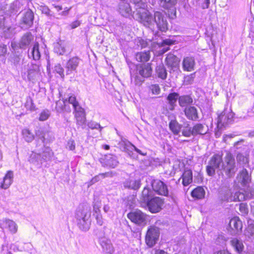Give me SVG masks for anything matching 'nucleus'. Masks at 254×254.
I'll use <instances>...</instances> for the list:
<instances>
[{"instance_id":"6e6552de","label":"nucleus","mask_w":254,"mask_h":254,"mask_svg":"<svg viewBox=\"0 0 254 254\" xmlns=\"http://www.w3.org/2000/svg\"><path fill=\"white\" fill-rule=\"evenodd\" d=\"M148 181L151 183L153 190L160 195L166 196L168 193L167 186L159 180H152V178H148Z\"/></svg>"},{"instance_id":"473e14b6","label":"nucleus","mask_w":254,"mask_h":254,"mask_svg":"<svg viewBox=\"0 0 254 254\" xmlns=\"http://www.w3.org/2000/svg\"><path fill=\"white\" fill-rule=\"evenodd\" d=\"M231 244L235 251L238 253H241L244 249V246L243 243L236 238H234L231 241Z\"/></svg>"},{"instance_id":"b1692460","label":"nucleus","mask_w":254,"mask_h":254,"mask_svg":"<svg viewBox=\"0 0 254 254\" xmlns=\"http://www.w3.org/2000/svg\"><path fill=\"white\" fill-rule=\"evenodd\" d=\"M29 58L32 57L35 61L39 60L41 57V52L40 50L39 45L38 43L34 44L31 51L29 53Z\"/></svg>"},{"instance_id":"1a4fd4ad","label":"nucleus","mask_w":254,"mask_h":254,"mask_svg":"<svg viewBox=\"0 0 254 254\" xmlns=\"http://www.w3.org/2000/svg\"><path fill=\"white\" fill-rule=\"evenodd\" d=\"M159 236V230L156 227H151L147 231L146 236V243L149 247H152L157 241Z\"/></svg>"},{"instance_id":"0e129e2a","label":"nucleus","mask_w":254,"mask_h":254,"mask_svg":"<svg viewBox=\"0 0 254 254\" xmlns=\"http://www.w3.org/2000/svg\"><path fill=\"white\" fill-rule=\"evenodd\" d=\"M138 43L139 46H140L142 48H145L148 45L147 41L143 39H138Z\"/></svg>"},{"instance_id":"0eeeda50","label":"nucleus","mask_w":254,"mask_h":254,"mask_svg":"<svg viewBox=\"0 0 254 254\" xmlns=\"http://www.w3.org/2000/svg\"><path fill=\"white\" fill-rule=\"evenodd\" d=\"M106 199L103 197L100 198H94L93 203V216L95 217L97 223L101 226L104 223L102 215L101 213V201L105 202Z\"/></svg>"},{"instance_id":"72a5a7b5","label":"nucleus","mask_w":254,"mask_h":254,"mask_svg":"<svg viewBox=\"0 0 254 254\" xmlns=\"http://www.w3.org/2000/svg\"><path fill=\"white\" fill-rule=\"evenodd\" d=\"M205 191L200 187H197L191 192V196L197 199H201L204 197Z\"/></svg>"},{"instance_id":"393cba45","label":"nucleus","mask_w":254,"mask_h":254,"mask_svg":"<svg viewBox=\"0 0 254 254\" xmlns=\"http://www.w3.org/2000/svg\"><path fill=\"white\" fill-rule=\"evenodd\" d=\"M33 40V36L31 33H27L25 34L21 38L19 46L20 48H25L28 46L31 42Z\"/></svg>"},{"instance_id":"58836bf2","label":"nucleus","mask_w":254,"mask_h":254,"mask_svg":"<svg viewBox=\"0 0 254 254\" xmlns=\"http://www.w3.org/2000/svg\"><path fill=\"white\" fill-rule=\"evenodd\" d=\"M170 130L174 134H178L181 129V126L176 120H172L169 124Z\"/></svg>"},{"instance_id":"e2e57ef3","label":"nucleus","mask_w":254,"mask_h":254,"mask_svg":"<svg viewBox=\"0 0 254 254\" xmlns=\"http://www.w3.org/2000/svg\"><path fill=\"white\" fill-rule=\"evenodd\" d=\"M131 78L132 80L133 78L134 79V82H135V84L136 85L141 84L143 81L141 79L137 77V76H136V75L134 76L132 73H131Z\"/></svg>"},{"instance_id":"69168bd1","label":"nucleus","mask_w":254,"mask_h":254,"mask_svg":"<svg viewBox=\"0 0 254 254\" xmlns=\"http://www.w3.org/2000/svg\"><path fill=\"white\" fill-rule=\"evenodd\" d=\"M7 52V48L5 45L0 46V56H4Z\"/></svg>"},{"instance_id":"de8ad7c7","label":"nucleus","mask_w":254,"mask_h":254,"mask_svg":"<svg viewBox=\"0 0 254 254\" xmlns=\"http://www.w3.org/2000/svg\"><path fill=\"white\" fill-rule=\"evenodd\" d=\"M109 173H106L100 174L99 175L95 176L91 180V181L90 182V185H91L95 183L96 182L99 181L101 179V178H104L105 177L109 176Z\"/></svg>"},{"instance_id":"c85d7f7f","label":"nucleus","mask_w":254,"mask_h":254,"mask_svg":"<svg viewBox=\"0 0 254 254\" xmlns=\"http://www.w3.org/2000/svg\"><path fill=\"white\" fill-rule=\"evenodd\" d=\"M127 145V151L128 153V154L132 158H134L135 155L134 153L133 152V151H135L136 152L142 155H145L146 154V153H143L141 152V150L137 149L135 146H134L132 144L128 143V145Z\"/></svg>"},{"instance_id":"6ab92c4d","label":"nucleus","mask_w":254,"mask_h":254,"mask_svg":"<svg viewBox=\"0 0 254 254\" xmlns=\"http://www.w3.org/2000/svg\"><path fill=\"white\" fill-rule=\"evenodd\" d=\"M137 70L143 77H148L152 74V68L149 64L140 65L137 67Z\"/></svg>"},{"instance_id":"49530a36","label":"nucleus","mask_w":254,"mask_h":254,"mask_svg":"<svg viewBox=\"0 0 254 254\" xmlns=\"http://www.w3.org/2000/svg\"><path fill=\"white\" fill-rule=\"evenodd\" d=\"M89 128L91 129H99L100 132H101V130L103 128V127L100 126V125L97 123L94 122H90L88 123L87 125Z\"/></svg>"},{"instance_id":"4d7b16f0","label":"nucleus","mask_w":254,"mask_h":254,"mask_svg":"<svg viewBox=\"0 0 254 254\" xmlns=\"http://www.w3.org/2000/svg\"><path fill=\"white\" fill-rule=\"evenodd\" d=\"M237 159L238 161L242 162V164H247L248 163V158L241 154H238Z\"/></svg>"},{"instance_id":"ea45409f","label":"nucleus","mask_w":254,"mask_h":254,"mask_svg":"<svg viewBox=\"0 0 254 254\" xmlns=\"http://www.w3.org/2000/svg\"><path fill=\"white\" fill-rule=\"evenodd\" d=\"M23 138L27 142H31L34 138L33 134L27 128H24L22 130Z\"/></svg>"},{"instance_id":"dca6fc26","label":"nucleus","mask_w":254,"mask_h":254,"mask_svg":"<svg viewBox=\"0 0 254 254\" xmlns=\"http://www.w3.org/2000/svg\"><path fill=\"white\" fill-rule=\"evenodd\" d=\"M29 162L34 165L38 166L41 162V148L37 146L35 151H32L29 158Z\"/></svg>"},{"instance_id":"39448f33","label":"nucleus","mask_w":254,"mask_h":254,"mask_svg":"<svg viewBox=\"0 0 254 254\" xmlns=\"http://www.w3.org/2000/svg\"><path fill=\"white\" fill-rule=\"evenodd\" d=\"M127 218L134 224L144 226L147 222V215L139 210H135L127 214Z\"/></svg>"},{"instance_id":"4be33fe9","label":"nucleus","mask_w":254,"mask_h":254,"mask_svg":"<svg viewBox=\"0 0 254 254\" xmlns=\"http://www.w3.org/2000/svg\"><path fill=\"white\" fill-rule=\"evenodd\" d=\"M185 115L187 117L191 120H196L198 119L197 111L195 107L189 106L185 110Z\"/></svg>"},{"instance_id":"6e6d98bb","label":"nucleus","mask_w":254,"mask_h":254,"mask_svg":"<svg viewBox=\"0 0 254 254\" xmlns=\"http://www.w3.org/2000/svg\"><path fill=\"white\" fill-rule=\"evenodd\" d=\"M194 77V74H191L189 75L186 76L184 78V82L186 84L189 85L192 83Z\"/></svg>"},{"instance_id":"9d476101","label":"nucleus","mask_w":254,"mask_h":254,"mask_svg":"<svg viewBox=\"0 0 254 254\" xmlns=\"http://www.w3.org/2000/svg\"><path fill=\"white\" fill-rule=\"evenodd\" d=\"M146 204L151 212L157 213L162 209L164 201L160 197H155L151 199Z\"/></svg>"},{"instance_id":"c9c22d12","label":"nucleus","mask_w":254,"mask_h":254,"mask_svg":"<svg viewBox=\"0 0 254 254\" xmlns=\"http://www.w3.org/2000/svg\"><path fill=\"white\" fill-rule=\"evenodd\" d=\"M150 52L148 51L145 52L138 53L135 55V58L138 62H147L150 59Z\"/></svg>"},{"instance_id":"864d4df0","label":"nucleus","mask_w":254,"mask_h":254,"mask_svg":"<svg viewBox=\"0 0 254 254\" xmlns=\"http://www.w3.org/2000/svg\"><path fill=\"white\" fill-rule=\"evenodd\" d=\"M67 100V104L69 103L72 105L73 107L76 105L78 104V102L76 100V97L74 95L70 96Z\"/></svg>"},{"instance_id":"f3484780","label":"nucleus","mask_w":254,"mask_h":254,"mask_svg":"<svg viewBox=\"0 0 254 254\" xmlns=\"http://www.w3.org/2000/svg\"><path fill=\"white\" fill-rule=\"evenodd\" d=\"M229 227L238 233L241 231L243 225L242 221L238 217H234L231 218L229 223Z\"/></svg>"},{"instance_id":"a19ab883","label":"nucleus","mask_w":254,"mask_h":254,"mask_svg":"<svg viewBox=\"0 0 254 254\" xmlns=\"http://www.w3.org/2000/svg\"><path fill=\"white\" fill-rule=\"evenodd\" d=\"M192 100L189 96H182L179 97V104L182 107H184L188 104L192 103Z\"/></svg>"},{"instance_id":"052dcab7","label":"nucleus","mask_w":254,"mask_h":254,"mask_svg":"<svg viewBox=\"0 0 254 254\" xmlns=\"http://www.w3.org/2000/svg\"><path fill=\"white\" fill-rule=\"evenodd\" d=\"M104 197L106 199V200H105V202L101 201V205H102V203H103V204H104L103 210L105 213H108L110 210V206L109 205V201H108L107 198H106L105 197Z\"/></svg>"},{"instance_id":"423d86ee","label":"nucleus","mask_w":254,"mask_h":254,"mask_svg":"<svg viewBox=\"0 0 254 254\" xmlns=\"http://www.w3.org/2000/svg\"><path fill=\"white\" fill-rule=\"evenodd\" d=\"M141 20L145 21L143 23L145 26L149 27L150 26L149 22L151 19L153 20L156 23L159 29L163 32L166 31L168 29V23L166 20V17H139Z\"/></svg>"},{"instance_id":"5fc2aeb1","label":"nucleus","mask_w":254,"mask_h":254,"mask_svg":"<svg viewBox=\"0 0 254 254\" xmlns=\"http://www.w3.org/2000/svg\"><path fill=\"white\" fill-rule=\"evenodd\" d=\"M25 106L27 110L30 111H33L35 109L32 100L30 98H29L26 100Z\"/></svg>"},{"instance_id":"9b49d317","label":"nucleus","mask_w":254,"mask_h":254,"mask_svg":"<svg viewBox=\"0 0 254 254\" xmlns=\"http://www.w3.org/2000/svg\"><path fill=\"white\" fill-rule=\"evenodd\" d=\"M233 117L234 114L231 112L221 113L218 118L217 127L221 128L231 124L233 121Z\"/></svg>"},{"instance_id":"a211bd4d","label":"nucleus","mask_w":254,"mask_h":254,"mask_svg":"<svg viewBox=\"0 0 254 254\" xmlns=\"http://www.w3.org/2000/svg\"><path fill=\"white\" fill-rule=\"evenodd\" d=\"M100 244L105 253L111 254L113 253L114 247L110 240L102 238L100 240Z\"/></svg>"},{"instance_id":"5701e85b","label":"nucleus","mask_w":254,"mask_h":254,"mask_svg":"<svg viewBox=\"0 0 254 254\" xmlns=\"http://www.w3.org/2000/svg\"><path fill=\"white\" fill-rule=\"evenodd\" d=\"M125 186L133 190H137L140 186V179L139 178H130L125 184Z\"/></svg>"},{"instance_id":"412c9836","label":"nucleus","mask_w":254,"mask_h":254,"mask_svg":"<svg viewBox=\"0 0 254 254\" xmlns=\"http://www.w3.org/2000/svg\"><path fill=\"white\" fill-rule=\"evenodd\" d=\"M208 128L207 126L201 124H197L192 127V135H203L207 133Z\"/></svg>"},{"instance_id":"bb28decb","label":"nucleus","mask_w":254,"mask_h":254,"mask_svg":"<svg viewBox=\"0 0 254 254\" xmlns=\"http://www.w3.org/2000/svg\"><path fill=\"white\" fill-rule=\"evenodd\" d=\"M183 184L185 186L189 185L192 182V175L190 170H186L182 175Z\"/></svg>"},{"instance_id":"7ed1b4c3","label":"nucleus","mask_w":254,"mask_h":254,"mask_svg":"<svg viewBox=\"0 0 254 254\" xmlns=\"http://www.w3.org/2000/svg\"><path fill=\"white\" fill-rule=\"evenodd\" d=\"M21 75L24 79L32 82L38 80L41 76L40 65L32 63L24 65L21 69Z\"/></svg>"},{"instance_id":"774afa93","label":"nucleus","mask_w":254,"mask_h":254,"mask_svg":"<svg viewBox=\"0 0 254 254\" xmlns=\"http://www.w3.org/2000/svg\"><path fill=\"white\" fill-rule=\"evenodd\" d=\"M80 25V22L78 20H76L72 22L70 26L72 29H74L79 26Z\"/></svg>"},{"instance_id":"4c0bfd02","label":"nucleus","mask_w":254,"mask_h":254,"mask_svg":"<svg viewBox=\"0 0 254 254\" xmlns=\"http://www.w3.org/2000/svg\"><path fill=\"white\" fill-rule=\"evenodd\" d=\"M179 98V94L176 93H171L168 95L167 99L170 105V109L171 110H173L174 109L175 104L177 99Z\"/></svg>"},{"instance_id":"2f4dec72","label":"nucleus","mask_w":254,"mask_h":254,"mask_svg":"<svg viewBox=\"0 0 254 254\" xmlns=\"http://www.w3.org/2000/svg\"><path fill=\"white\" fill-rule=\"evenodd\" d=\"M56 109L58 112H61L63 111L70 112V109L67 107V100H59L56 103Z\"/></svg>"},{"instance_id":"79ce46f5","label":"nucleus","mask_w":254,"mask_h":254,"mask_svg":"<svg viewBox=\"0 0 254 254\" xmlns=\"http://www.w3.org/2000/svg\"><path fill=\"white\" fill-rule=\"evenodd\" d=\"M107 165L112 168L116 167L118 164V161L115 156L109 155L106 157Z\"/></svg>"},{"instance_id":"cd10ccee","label":"nucleus","mask_w":254,"mask_h":254,"mask_svg":"<svg viewBox=\"0 0 254 254\" xmlns=\"http://www.w3.org/2000/svg\"><path fill=\"white\" fill-rule=\"evenodd\" d=\"M153 195V192L148 188L145 187L142 192L141 199L145 203H147L151 199Z\"/></svg>"},{"instance_id":"ddd939ff","label":"nucleus","mask_w":254,"mask_h":254,"mask_svg":"<svg viewBox=\"0 0 254 254\" xmlns=\"http://www.w3.org/2000/svg\"><path fill=\"white\" fill-rule=\"evenodd\" d=\"M174 43L175 41L173 40L168 39L163 40L161 43H157L155 47L159 48V50L155 51V54L157 56L163 54L170 49L168 46L174 44Z\"/></svg>"},{"instance_id":"338daca9","label":"nucleus","mask_w":254,"mask_h":254,"mask_svg":"<svg viewBox=\"0 0 254 254\" xmlns=\"http://www.w3.org/2000/svg\"><path fill=\"white\" fill-rule=\"evenodd\" d=\"M152 254H169L163 250L154 249L152 252Z\"/></svg>"},{"instance_id":"3c124183","label":"nucleus","mask_w":254,"mask_h":254,"mask_svg":"<svg viewBox=\"0 0 254 254\" xmlns=\"http://www.w3.org/2000/svg\"><path fill=\"white\" fill-rule=\"evenodd\" d=\"M150 90L153 94L158 95L160 93L161 89L158 84H153L150 86Z\"/></svg>"},{"instance_id":"680f3d73","label":"nucleus","mask_w":254,"mask_h":254,"mask_svg":"<svg viewBox=\"0 0 254 254\" xmlns=\"http://www.w3.org/2000/svg\"><path fill=\"white\" fill-rule=\"evenodd\" d=\"M66 148L70 150H73L75 148V144L73 140H69L67 143Z\"/></svg>"},{"instance_id":"bf43d9fd","label":"nucleus","mask_w":254,"mask_h":254,"mask_svg":"<svg viewBox=\"0 0 254 254\" xmlns=\"http://www.w3.org/2000/svg\"><path fill=\"white\" fill-rule=\"evenodd\" d=\"M239 210L243 215H245L248 212L247 205L244 203L240 204Z\"/></svg>"},{"instance_id":"e433bc0d","label":"nucleus","mask_w":254,"mask_h":254,"mask_svg":"<svg viewBox=\"0 0 254 254\" xmlns=\"http://www.w3.org/2000/svg\"><path fill=\"white\" fill-rule=\"evenodd\" d=\"M156 73L158 75V76L162 79H164L167 77V72L163 64H159L157 66L156 69Z\"/></svg>"},{"instance_id":"603ef678","label":"nucleus","mask_w":254,"mask_h":254,"mask_svg":"<svg viewBox=\"0 0 254 254\" xmlns=\"http://www.w3.org/2000/svg\"><path fill=\"white\" fill-rule=\"evenodd\" d=\"M74 109V116L84 114L85 112L83 109L79 104V103L73 107Z\"/></svg>"},{"instance_id":"09e8293b","label":"nucleus","mask_w":254,"mask_h":254,"mask_svg":"<svg viewBox=\"0 0 254 254\" xmlns=\"http://www.w3.org/2000/svg\"><path fill=\"white\" fill-rule=\"evenodd\" d=\"M182 134L186 137H190L192 135V128L188 127L187 124L186 127L182 129Z\"/></svg>"},{"instance_id":"c03bdc74","label":"nucleus","mask_w":254,"mask_h":254,"mask_svg":"<svg viewBox=\"0 0 254 254\" xmlns=\"http://www.w3.org/2000/svg\"><path fill=\"white\" fill-rule=\"evenodd\" d=\"M77 124L82 127V128L84 127V125L86 122L85 114L75 115Z\"/></svg>"},{"instance_id":"f704fd0d","label":"nucleus","mask_w":254,"mask_h":254,"mask_svg":"<svg viewBox=\"0 0 254 254\" xmlns=\"http://www.w3.org/2000/svg\"><path fill=\"white\" fill-rule=\"evenodd\" d=\"M50 133L48 130L40 128L36 131V135L41 140L42 143H44L48 139L47 137Z\"/></svg>"},{"instance_id":"8fccbe9b","label":"nucleus","mask_w":254,"mask_h":254,"mask_svg":"<svg viewBox=\"0 0 254 254\" xmlns=\"http://www.w3.org/2000/svg\"><path fill=\"white\" fill-rule=\"evenodd\" d=\"M50 116V112L49 110L43 111L39 116V120L44 121L47 120Z\"/></svg>"},{"instance_id":"f8f14e48","label":"nucleus","mask_w":254,"mask_h":254,"mask_svg":"<svg viewBox=\"0 0 254 254\" xmlns=\"http://www.w3.org/2000/svg\"><path fill=\"white\" fill-rule=\"evenodd\" d=\"M1 227L2 229L7 230L12 234H15L18 230L17 224L13 220L10 219H5L0 223Z\"/></svg>"},{"instance_id":"a18cd8bd","label":"nucleus","mask_w":254,"mask_h":254,"mask_svg":"<svg viewBox=\"0 0 254 254\" xmlns=\"http://www.w3.org/2000/svg\"><path fill=\"white\" fill-rule=\"evenodd\" d=\"M64 68L60 64H57L55 65L54 71L59 74L62 78H64Z\"/></svg>"},{"instance_id":"aec40b11","label":"nucleus","mask_w":254,"mask_h":254,"mask_svg":"<svg viewBox=\"0 0 254 254\" xmlns=\"http://www.w3.org/2000/svg\"><path fill=\"white\" fill-rule=\"evenodd\" d=\"M13 173L11 171H8L3 178L0 187L3 189H6L9 187L13 182Z\"/></svg>"},{"instance_id":"20e7f679","label":"nucleus","mask_w":254,"mask_h":254,"mask_svg":"<svg viewBox=\"0 0 254 254\" xmlns=\"http://www.w3.org/2000/svg\"><path fill=\"white\" fill-rule=\"evenodd\" d=\"M90 213L86 211H78L76 214L77 225L82 231L89 230L90 225Z\"/></svg>"},{"instance_id":"4468645a","label":"nucleus","mask_w":254,"mask_h":254,"mask_svg":"<svg viewBox=\"0 0 254 254\" xmlns=\"http://www.w3.org/2000/svg\"><path fill=\"white\" fill-rule=\"evenodd\" d=\"M195 61L192 57H186L183 59L182 65L184 71H192L194 70Z\"/></svg>"},{"instance_id":"7c9ffc66","label":"nucleus","mask_w":254,"mask_h":254,"mask_svg":"<svg viewBox=\"0 0 254 254\" xmlns=\"http://www.w3.org/2000/svg\"><path fill=\"white\" fill-rule=\"evenodd\" d=\"M41 159L44 160L50 159L53 156V153L51 149L48 147L43 145L42 150H41Z\"/></svg>"},{"instance_id":"37998d69","label":"nucleus","mask_w":254,"mask_h":254,"mask_svg":"<svg viewBox=\"0 0 254 254\" xmlns=\"http://www.w3.org/2000/svg\"><path fill=\"white\" fill-rule=\"evenodd\" d=\"M33 17H23L21 27L27 29L30 27L33 24Z\"/></svg>"},{"instance_id":"a878e982","label":"nucleus","mask_w":254,"mask_h":254,"mask_svg":"<svg viewBox=\"0 0 254 254\" xmlns=\"http://www.w3.org/2000/svg\"><path fill=\"white\" fill-rule=\"evenodd\" d=\"M166 63L168 66L175 67L178 66L179 61L176 56L173 54H168L166 58Z\"/></svg>"},{"instance_id":"c756f323","label":"nucleus","mask_w":254,"mask_h":254,"mask_svg":"<svg viewBox=\"0 0 254 254\" xmlns=\"http://www.w3.org/2000/svg\"><path fill=\"white\" fill-rule=\"evenodd\" d=\"M66 49L65 43L64 42L60 41L55 44L54 51L59 55H63L66 52Z\"/></svg>"},{"instance_id":"f03ea898","label":"nucleus","mask_w":254,"mask_h":254,"mask_svg":"<svg viewBox=\"0 0 254 254\" xmlns=\"http://www.w3.org/2000/svg\"><path fill=\"white\" fill-rule=\"evenodd\" d=\"M238 179L243 188L241 189L240 191L236 192L233 196H231L229 198H226V200L227 201H243L251 198L254 195L251 189L249 187L251 179L246 169H243Z\"/></svg>"},{"instance_id":"13d9d810","label":"nucleus","mask_w":254,"mask_h":254,"mask_svg":"<svg viewBox=\"0 0 254 254\" xmlns=\"http://www.w3.org/2000/svg\"><path fill=\"white\" fill-rule=\"evenodd\" d=\"M10 61L15 66H17L20 64L21 57L19 56H14Z\"/></svg>"},{"instance_id":"2eb2a0df","label":"nucleus","mask_w":254,"mask_h":254,"mask_svg":"<svg viewBox=\"0 0 254 254\" xmlns=\"http://www.w3.org/2000/svg\"><path fill=\"white\" fill-rule=\"evenodd\" d=\"M79 58L73 57L67 62L65 65L66 74H69L76 70L79 64Z\"/></svg>"},{"instance_id":"f257e3e1","label":"nucleus","mask_w":254,"mask_h":254,"mask_svg":"<svg viewBox=\"0 0 254 254\" xmlns=\"http://www.w3.org/2000/svg\"><path fill=\"white\" fill-rule=\"evenodd\" d=\"M216 169L223 170L228 177L233 175L236 171L235 159L233 156L228 153L223 162L221 155H214L211 158L206 167L207 174L210 176H213L215 173Z\"/></svg>"}]
</instances>
